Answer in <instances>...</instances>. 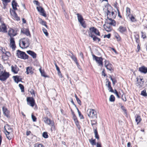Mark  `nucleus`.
<instances>
[{
    "label": "nucleus",
    "instance_id": "nucleus-1",
    "mask_svg": "<svg viewBox=\"0 0 147 147\" xmlns=\"http://www.w3.org/2000/svg\"><path fill=\"white\" fill-rule=\"evenodd\" d=\"M88 116L90 118L93 119H96L97 118V114L96 111L92 109H89L87 110Z\"/></svg>",
    "mask_w": 147,
    "mask_h": 147
},
{
    "label": "nucleus",
    "instance_id": "nucleus-2",
    "mask_svg": "<svg viewBox=\"0 0 147 147\" xmlns=\"http://www.w3.org/2000/svg\"><path fill=\"white\" fill-rule=\"evenodd\" d=\"M16 55L18 57L24 59L28 58V56L24 52L19 50L17 51Z\"/></svg>",
    "mask_w": 147,
    "mask_h": 147
},
{
    "label": "nucleus",
    "instance_id": "nucleus-3",
    "mask_svg": "<svg viewBox=\"0 0 147 147\" xmlns=\"http://www.w3.org/2000/svg\"><path fill=\"white\" fill-rule=\"evenodd\" d=\"M19 45L20 47L22 48H26L28 47L29 44L27 41V39H21L19 41Z\"/></svg>",
    "mask_w": 147,
    "mask_h": 147
},
{
    "label": "nucleus",
    "instance_id": "nucleus-4",
    "mask_svg": "<svg viewBox=\"0 0 147 147\" xmlns=\"http://www.w3.org/2000/svg\"><path fill=\"white\" fill-rule=\"evenodd\" d=\"M92 57L93 59L95 60L96 62L98 64V65L102 67L103 65L102 58L101 57H98L94 55H92Z\"/></svg>",
    "mask_w": 147,
    "mask_h": 147
},
{
    "label": "nucleus",
    "instance_id": "nucleus-5",
    "mask_svg": "<svg viewBox=\"0 0 147 147\" xmlns=\"http://www.w3.org/2000/svg\"><path fill=\"white\" fill-rule=\"evenodd\" d=\"M9 74L6 72H4L2 74H0V80L1 81H5L9 78Z\"/></svg>",
    "mask_w": 147,
    "mask_h": 147
},
{
    "label": "nucleus",
    "instance_id": "nucleus-6",
    "mask_svg": "<svg viewBox=\"0 0 147 147\" xmlns=\"http://www.w3.org/2000/svg\"><path fill=\"white\" fill-rule=\"evenodd\" d=\"M43 120L45 123L52 127L54 126V123L53 121L49 119L47 117H44L43 118Z\"/></svg>",
    "mask_w": 147,
    "mask_h": 147
},
{
    "label": "nucleus",
    "instance_id": "nucleus-7",
    "mask_svg": "<svg viewBox=\"0 0 147 147\" xmlns=\"http://www.w3.org/2000/svg\"><path fill=\"white\" fill-rule=\"evenodd\" d=\"M143 78H137L136 84V86L139 88L142 87L144 86V81H143Z\"/></svg>",
    "mask_w": 147,
    "mask_h": 147
},
{
    "label": "nucleus",
    "instance_id": "nucleus-8",
    "mask_svg": "<svg viewBox=\"0 0 147 147\" xmlns=\"http://www.w3.org/2000/svg\"><path fill=\"white\" fill-rule=\"evenodd\" d=\"M10 13H11V15L13 17V18L17 21H19L20 20V18L18 17L16 13V12L15 11L12 10L11 11H10Z\"/></svg>",
    "mask_w": 147,
    "mask_h": 147
},
{
    "label": "nucleus",
    "instance_id": "nucleus-9",
    "mask_svg": "<svg viewBox=\"0 0 147 147\" xmlns=\"http://www.w3.org/2000/svg\"><path fill=\"white\" fill-rule=\"evenodd\" d=\"M27 101L28 102V104L31 107H33L34 106L35 101L34 99L33 98H27Z\"/></svg>",
    "mask_w": 147,
    "mask_h": 147
},
{
    "label": "nucleus",
    "instance_id": "nucleus-10",
    "mask_svg": "<svg viewBox=\"0 0 147 147\" xmlns=\"http://www.w3.org/2000/svg\"><path fill=\"white\" fill-rule=\"evenodd\" d=\"M106 80V85L108 88V90H109V91L114 92V91L111 86V82L109 81V80L107 79Z\"/></svg>",
    "mask_w": 147,
    "mask_h": 147
},
{
    "label": "nucleus",
    "instance_id": "nucleus-11",
    "mask_svg": "<svg viewBox=\"0 0 147 147\" xmlns=\"http://www.w3.org/2000/svg\"><path fill=\"white\" fill-rule=\"evenodd\" d=\"M36 9L40 13H42L41 15L45 17L47 16L46 14L45 13V10L43 8L40 7H37Z\"/></svg>",
    "mask_w": 147,
    "mask_h": 147
},
{
    "label": "nucleus",
    "instance_id": "nucleus-12",
    "mask_svg": "<svg viewBox=\"0 0 147 147\" xmlns=\"http://www.w3.org/2000/svg\"><path fill=\"white\" fill-rule=\"evenodd\" d=\"M0 31L3 33L7 32V28L5 24L3 23L0 26Z\"/></svg>",
    "mask_w": 147,
    "mask_h": 147
},
{
    "label": "nucleus",
    "instance_id": "nucleus-13",
    "mask_svg": "<svg viewBox=\"0 0 147 147\" xmlns=\"http://www.w3.org/2000/svg\"><path fill=\"white\" fill-rule=\"evenodd\" d=\"M8 34L11 37L14 36L17 34L16 31L11 28L9 30Z\"/></svg>",
    "mask_w": 147,
    "mask_h": 147
},
{
    "label": "nucleus",
    "instance_id": "nucleus-14",
    "mask_svg": "<svg viewBox=\"0 0 147 147\" xmlns=\"http://www.w3.org/2000/svg\"><path fill=\"white\" fill-rule=\"evenodd\" d=\"M10 43L11 47L13 50H15L16 46L15 44V42L14 40V38H13L11 37L10 39Z\"/></svg>",
    "mask_w": 147,
    "mask_h": 147
},
{
    "label": "nucleus",
    "instance_id": "nucleus-15",
    "mask_svg": "<svg viewBox=\"0 0 147 147\" xmlns=\"http://www.w3.org/2000/svg\"><path fill=\"white\" fill-rule=\"evenodd\" d=\"M90 30H91V31H92V32H93L96 35L100 36V33L99 32L98 30L96 28L93 27L92 28H90Z\"/></svg>",
    "mask_w": 147,
    "mask_h": 147
},
{
    "label": "nucleus",
    "instance_id": "nucleus-16",
    "mask_svg": "<svg viewBox=\"0 0 147 147\" xmlns=\"http://www.w3.org/2000/svg\"><path fill=\"white\" fill-rule=\"evenodd\" d=\"M105 66L107 69L110 71L111 72L113 71V65L109 63H108L107 64H105Z\"/></svg>",
    "mask_w": 147,
    "mask_h": 147
},
{
    "label": "nucleus",
    "instance_id": "nucleus-17",
    "mask_svg": "<svg viewBox=\"0 0 147 147\" xmlns=\"http://www.w3.org/2000/svg\"><path fill=\"white\" fill-rule=\"evenodd\" d=\"M21 32L27 36H29L30 37L31 36L30 32L28 29H24L23 30H21Z\"/></svg>",
    "mask_w": 147,
    "mask_h": 147
},
{
    "label": "nucleus",
    "instance_id": "nucleus-18",
    "mask_svg": "<svg viewBox=\"0 0 147 147\" xmlns=\"http://www.w3.org/2000/svg\"><path fill=\"white\" fill-rule=\"evenodd\" d=\"M110 21L109 22L107 21H107L105 22V23L107 24L111 25H113L114 26H115L116 25V22L115 20H114L113 19H111V20H109Z\"/></svg>",
    "mask_w": 147,
    "mask_h": 147
},
{
    "label": "nucleus",
    "instance_id": "nucleus-19",
    "mask_svg": "<svg viewBox=\"0 0 147 147\" xmlns=\"http://www.w3.org/2000/svg\"><path fill=\"white\" fill-rule=\"evenodd\" d=\"M73 118L75 122L76 125L78 128L79 129L80 128V126L79 125V123L75 115H73Z\"/></svg>",
    "mask_w": 147,
    "mask_h": 147
},
{
    "label": "nucleus",
    "instance_id": "nucleus-20",
    "mask_svg": "<svg viewBox=\"0 0 147 147\" xmlns=\"http://www.w3.org/2000/svg\"><path fill=\"white\" fill-rule=\"evenodd\" d=\"M33 69L32 67H27L26 69V72L27 74H28L29 73L31 74H32L34 72Z\"/></svg>",
    "mask_w": 147,
    "mask_h": 147
},
{
    "label": "nucleus",
    "instance_id": "nucleus-21",
    "mask_svg": "<svg viewBox=\"0 0 147 147\" xmlns=\"http://www.w3.org/2000/svg\"><path fill=\"white\" fill-rule=\"evenodd\" d=\"M103 26L105 30L107 32H110L112 30V28L111 27L110 25L107 24H106L103 25Z\"/></svg>",
    "mask_w": 147,
    "mask_h": 147
},
{
    "label": "nucleus",
    "instance_id": "nucleus-22",
    "mask_svg": "<svg viewBox=\"0 0 147 147\" xmlns=\"http://www.w3.org/2000/svg\"><path fill=\"white\" fill-rule=\"evenodd\" d=\"M139 71L145 74L147 73V68L144 66H143L139 68Z\"/></svg>",
    "mask_w": 147,
    "mask_h": 147
},
{
    "label": "nucleus",
    "instance_id": "nucleus-23",
    "mask_svg": "<svg viewBox=\"0 0 147 147\" xmlns=\"http://www.w3.org/2000/svg\"><path fill=\"white\" fill-rule=\"evenodd\" d=\"M89 36L93 38L94 41H96L97 40L98 42L100 41V38L96 37L95 36L92 35V33L89 34Z\"/></svg>",
    "mask_w": 147,
    "mask_h": 147
},
{
    "label": "nucleus",
    "instance_id": "nucleus-24",
    "mask_svg": "<svg viewBox=\"0 0 147 147\" xmlns=\"http://www.w3.org/2000/svg\"><path fill=\"white\" fill-rule=\"evenodd\" d=\"M3 111L4 114L7 117L8 116L9 114V111L7 110V109L5 107H2Z\"/></svg>",
    "mask_w": 147,
    "mask_h": 147
},
{
    "label": "nucleus",
    "instance_id": "nucleus-25",
    "mask_svg": "<svg viewBox=\"0 0 147 147\" xmlns=\"http://www.w3.org/2000/svg\"><path fill=\"white\" fill-rule=\"evenodd\" d=\"M5 50L4 49L3 51V48L2 47H0V52H2L3 53L5 54L7 57H9L10 55V53L9 52H6L5 53Z\"/></svg>",
    "mask_w": 147,
    "mask_h": 147
},
{
    "label": "nucleus",
    "instance_id": "nucleus-26",
    "mask_svg": "<svg viewBox=\"0 0 147 147\" xmlns=\"http://www.w3.org/2000/svg\"><path fill=\"white\" fill-rule=\"evenodd\" d=\"M27 53L30 55H31L33 58H35L36 57V54L34 52L30 50L27 51Z\"/></svg>",
    "mask_w": 147,
    "mask_h": 147
},
{
    "label": "nucleus",
    "instance_id": "nucleus-27",
    "mask_svg": "<svg viewBox=\"0 0 147 147\" xmlns=\"http://www.w3.org/2000/svg\"><path fill=\"white\" fill-rule=\"evenodd\" d=\"M126 28L125 27H123L122 26H120L117 30L121 33H123L126 30Z\"/></svg>",
    "mask_w": 147,
    "mask_h": 147
},
{
    "label": "nucleus",
    "instance_id": "nucleus-28",
    "mask_svg": "<svg viewBox=\"0 0 147 147\" xmlns=\"http://www.w3.org/2000/svg\"><path fill=\"white\" fill-rule=\"evenodd\" d=\"M12 6L13 9L14 10L17 9L16 7L17 6V3L15 2V0H13L12 1Z\"/></svg>",
    "mask_w": 147,
    "mask_h": 147
},
{
    "label": "nucleus",
    "instance_id": "nucleus-29",
    "mask_svg": "<svg viewBox=\"0 0 147 147\" xmlns=\"http://www.w3.org/2000/svg\"><path fill=\"white\" fill-rule=\"evenodd\" d=\"M76 15L77 16L78 21L79 22L83 21V18L81 15L78 13H77Z\"/></svg>",
    "mask_w": 147,
    "mask_h": 147
},
{
    "label": "nucleus",
    "instance_id": "nucleus-30",
    "mask_svg": "<svg viewBox=\"0 0 147 147\" xmlns=\"http://www.w3.org/2000/svg\"><path fill=\"white\" fill-rule=\"evenodd\" d=\"M107 18L109 20H111V19H113L111 18V14L110 11L109 10H107Z\"/></svg>",
    "mask_w": 147,
    "mask_h": 147
},
{
    "label": "nucleus",
    "instance_id": "nucleus-31",
    "mask_svg": "<svg viewBox=\"0 0 147 147\" xmlns=\"http://www.w3.org/2000/svg\"><path fill=\"white\" fill-rule=\"evenodd\" d=\"M142 119L140 116L139 115H138L136 117V121L137 122V124L138 125L141 121Z\"/></svg>",
    "mask_w": 147,
    "mask_h": 147
},
{
    "label": "nucleus",
    "instance_id": "nucleus-32",
    "mask_svg": "<svg viewBox=\"0 0 147 147\" xmlns=\"http://www.w3.org/2000/svg\"><path fill=\"white\" fill-rule=\"evenodd\" d=\"M71 58L74 61L77 66L78 65V63L77 61V59L76 57L74 55H72L71 56Z\"/></svg>",
    "mask_w": 147,
    "mask_h": 147
},
{
    "label": "nucleus",
    "instance_id": "nucleus-33",
    "mask_svg": "<svg viewBox=\"0 0 147 147\" xmlns=\"http://www.w3.org/2000/svg\"><path fill=\"white\" fill-rule=\"evenodd\" d=\"M11 70L12 72L15 74H16L18 73V69L16 67H14L12 66L11 67Z\"/></svg>",
    "mask_w": 147,
    "mask_h": 147
},
{
    "label": "nucleus",
    "instance_id": "nucleus-34",
    "mask_svg": "<svg viewBox=\"0 0 147 147\" xmlns=\"http://www.w3.org/2000/svg\"><path fill=\"white\" fill-rule=\"evenodd\" d=\"M121 91L122 92V93L119 92L120 95L121 96V98L122 100L124 101H125L126 100V99L125 96L124 95V93L123 92L122 90H121Z\"/></svg>",
    "mask_w": 147,
    "mask_h": 147
},
{
    "label": "nucleus",
    "instance_id": "nucleus-35",
    "mask_svg": "<svg viewBox=\"0 0 147 147\" xmlns=\"http://www.w3.org/2000/svg\"><path fill=\"white\" fill-rule=\"evenodd\" d=\"M39 22L40 24L43 25L45 26L47 28V26L46 25V22L42 20L41 19H40L39 20Z\"/></svg>",
    "mask_w": 147,
    "mask_h": 147
},
{
    "label": "nucleus",
    "instance_id": "nucleus-36",
    "mask_svg": "<svg viewBox=\"0 0 147 147\" xmlns=\"http://www.w3.org/2000/svg\"><path fill=\"white\" fill-rule=\"evenodd\" d=\"M94 129V133L95 134V137L97 139H99V136L98 134L97 129L96 128L95 129Z\"/></svg>",
    "mask_w": 147,
    "mask_h": 147
},
{
    "label": "nucleus",
    "instance_id": "nucleus-37",
    "mask_svg": "<svg viewBox=\"0 0 147 147\" xmlns=\"http://www.w3.org/2000/svg\"><path fill=\"white\" fill-rule=\"evenodd\" d=\"M6 132L7 133H6L5 134L7 138L9 140H11L12 138V137L11 136V134L10 132H9L6 131Z\"/></svg>",
    "mask_w": 147,
    "mask_h": 147
},
{
    "label": "nucleus",
    "instance_id": "nucleus-38",
    "mask_svg": "<svg viewBox=\"0 0 147 147\" xmlns=\"http://www.w3.org/2000/svg\"><path fill=\"white\" fill-rule=\"evenodd\" d=\"M39 70L40 72V73L41 76H43L45 77H47V76L45 75V72L44 71H42V70L41 67L39 69Z\"/></svg>",
    "mask_w": 147,
    "mask_h": 147
},
{
    "label": "nucleus",
    "instance_id": "nucleus-39",
    "mask_svg": "<svg viewBox=\"0 0 147 147\" xmlns=\"http://www.w3.org/2000/svg\"><path fill=\"white\" fill-rule=\"evenodd\" d=\"M76 109L77 110V111H78L79 117H80L81 119H83V116L81 114V112L80 111L78 108L77 107H76Z\"/></svg>",
    "mask_w": 147,
    "mask_h": 147
},
{
    "label": "nucleus",
    "instance_id": "nucleus-40",
    "mask_svg": "<svg viewBox=\"0 0 147 147\" xmlns=\"http://www.w3.org/2000/svg\"><path fill=\"white\" fill-rule=\"evenodd\" d=\"M126 15L129 16L130 14V9L129 8L127 7L126 9Z\"/></svg>",
    "mask_w": 147,
    "mask_h": 147
},
{
    "label": "nucleus",
    "instance_id": "nucleus-41",
    "mask_svg": "<svg viewBox=\"0 0 147 147\" xmlns=\"http://www.w3.org/2000/svg\"><path fill=\"white\" fill-rule=\"evenodd\" d=\"M115 100V98L113 95H111L109 98V100L111 102L114 101Z\"/></svg>",
    "mask_w": 147,
    "mask_h": 147
},
{
    "label": "nucleus",
    "instance_id": "nucleus-42",
    "mask_svg": "<svg viewBox=\"0 0 147 147\" xmlns=\"http://www.w3.org/2000/svg\"><path fill=\"white\" fill-rule=\"evenodd\" d=\"M141 95L144 96H147V94L145 90H144L141 92Z\"/></svg>",
    "mask_w": 147,
    "mask_h": 147
},
{
    "label": "nucleus",
    "instance_id": "nucleus-43",
    "mask_svg": "<svg viewBox=\"0 0 147 147\" xmlns=\"http://www.w3.org/2000/svg\"><path fill=\"white\" fill-rule=\"evenodd\" d=\"M42 136L45 138H48V136L47 132H44L42 134Z\"/></svg>",
    "mask_w": 147,
    "mask_h": 147
},
{
    "label": "nucleus",
    "instance_id": "nucleus-44",
    "mask_svg": "<svg viewBox=\"0 0 147 147\" xmlns=\"http://www.w3.org/2000/svg\"><path fill=\"white\" fill-rule=\"evenodd\" d=\"M2 58L4 60H7L8 59V57H7L6 56L5 54H4L2 55Z\"/></svg>",
    "mask_w": 147,
    "mask_h": 147
},
{
    "label": "nucleus",
    "instance_id": "nucleus-45",
    "mask_svg": "<svg viewBox=\"0 0 147 147\" xmlns=\"http://www.w3.org/2000/svg\"><path fill=\"white\" fill-rule=\"evenodd\" d=\"M19 86L21 90V91L22 92H24V86L21 84H19Z\"/></svg>",
    "mask_w": 147,
    "mask_h": 147
},
{
    "label": "nucleus",
    "instance_id": "nucleus-46",
    "mask_svg": "<svg viewBox=\"0 0 147 147\" xmlns=\"http://www.w3.org/2000/svg\"><path fill=\"white\" fill-rule=\"evenodd\" d=\"M42 30L43 33L45 34L46 36H48V33L47 32V30L45 28H43Z\"/></svg>",
    "mask_w": 147,
    "mask_h": 147
},
{
    "label": "nucleus",
    "instance_id": "nucleus-47",
    "mask_svg": "<svg viewBox=\"0 0 147 147\" xmlns=\"http://www.w3.org/2000/svg\"><path fill=\"white\" fill-rule=\"evenodd\" d=\"M95 141V139L89 140L91 144L93 145H96Z\"/></svg>",
    "mask_w": 147,
    "mask_h": 147
},
{
    "label": "nucleus",
    "instance_id": "nucleus-48",
    "mask_svg": "<svg viewBox=\"0 0 147 147\" xmlns=\"http://www.w3.org/2000/svg\"><path fill=\"white\" fill-rule=\"evenodd\" d=\"M91 125L93 127H94V125H96L97 124V122L95 120H93L91 121Z\"/></svg>",
    "mask_w": 147,
    "mask_h": 147
},
{
    "label": "nucleus",
    "instance_id": "nucleus-49",
    "mask_svg": "<svg viewBox=\"0 0 147 147\" xmlns=\"http://www.w3.org/2000/svg\"><path fill=\"white\" fill-rule=\"evenodd\" d=\"M34 147H44V146L41 144L36 143L35 144Z\"/></svg>",
    "mask_w": 147,
    "mask_h": 147
},
{
    "label": "nucleus",
    "instance_id": "nucleus-50",
    "mask_svg": "<svg viewBox=\"0 0 147 147\" xmlns=\"http://www.w3.org/2000/svg\"><path fill=\"white\" fill-rule=\"evenodd\" d=\"M111 18H115L116 16V14L113 11H112L111 13Z\"/></svg>",
    "mask_w": 147,
    "mask_h": 147
},
{
    "label": "nucleus",
    "instance_id": "nucleus-51",
    "mask_svg": "<svg viewBox=\"0 0 147 147\" xmlns=\"http://www.w3.org/2000/svg\"><path fill=\"white\" fill-rule=\"evenodd\" d=\"M131 16L130 17V19L132 22H135L136 21V20L134 17L132 15H131Z\"/></svg>",
    "mask_w": 147,
    "mask_h": 147
},
{
    "label": "nucleus",
    "instance_id": "nucleus-52",
    "mask_svg": "<svg viewBox=\"0 0 147 147\" xmlns=\"http://www.w3.org/2000/svg\"><path fill=\"white\" fill-rule=\"evenodd\" d=\"M4 5L10 1L11 0H2Z\"/></svg>",
    "mask_w": 147,
    "mask_h": 147
},
{
    "label": "nucleus",
    "instance_id": "nucleus-53",
    "mask_svg": "<svg viewBox=\"0 0 147 147\" xmlns=\"http://www.w3.org/2000/svg\"><path fill=\"white\" fill-rule=\"evenodd\" d=\"M13 77L14 78V80L17 83H18L19 81V78L17 76H13Z\"/></svg>",
    "mask_w": 147,
    "mask_h": 147
},
{
    "label": "nucleus",
    "instance_id": "nucleus-54",
    "mask_svg": "<svg viewBox=\"0 0 147 147\" xmlns=\"http://www.w3.org/2000/svg\"><path fill=\"white\" fill-rule=\"evenodd\" d=\"M115 94L117 96V97L119 98H120V94H119V93L117 92V91L116 90H115Z\"/></svg>",
    "mask_w": 147,
    "mask_h": 147
},
{
    "label": "nucleus",
    "instance_id": "nucleus-55",
    "mask_svg": "<svg viewBox=\"0 0 147 147\" xmlns=\"http://www.w3.org/2000/svg\"><path fill=\"white\" fill-rule=\"evenodd\" d=\"M81 26L84 28H85L86 27V25L85 24L84 22L83 21L80 22Z\"/></svg>",
    "mask_w": 147,
    "mask_h": 147
},
{
    "label": "nucleus",
    "instance_id": "nucleus-56",
    "mask_svg": "<svg viewBox=\"0 0 147 147\" xmlns=\"http://www.w3.org/2000/svg\"><path fill=\"white\" fill-rule=\"evenodd\" d=\"M31 117L33 121H36V117L33 115H32Z\"/></svg>",
    "mask_w": 147,
    "mask_h": 147
},
{
    "label": "nucleus",
    "instance_id": "nucleus-57",
    "mask_svg": "<svg viewBox=\"0 0 147 147\" xmlns=\"http://www.w3.org/2000/svg\"><path fill=\"white\" fill-rule=\"evenodd\" d=\"M111 34H109L107 35H104V38L107 37L108 38H110V37H111Z\"/></svg>",
    "mask_w": 147,
    "mask_h": 147
},
{
    "label": "nucleus",
    "instance_id": "nucleus-58",
    "mask_svg": "<svg viewBox=\"0 0 147 147\" xmlns=\"http://www.w3.org/2000/svg\"><path fill=\"white\" fill-rule=\"evenodd\" d=\"M55 66L56 67V69L57 70V71H60V69L59 68V67L57 66V64H56V63H55Z\"/></svg>",
    "mask_w": 147,
    "mask_h": 147
},
{
    "label": "nucleus",
    "instance_id": "nucleus-59",
    "mask_svg": "<svg viewBox=\"0 0 147 147\" xmlns=\"http://www.w3.org/2000/svg\"><path fill=\"white\" fill-rule=\"evenodd\" d=\"M57 72L58 75L59 76V77L60 78H62V76L60 70L59 71H58Z\"/></svg>",
    "mask_w": 147,
    "mask_h": 147
},
{
    "label": "nucleus",
    "instance_id": "nucleus-60",
    "mask_svg": "<svg viewBox=\"0 0 147 147\" xmlns=\"http://www.w3.org/2000/svg\"><path fill=\"white\" fill-rule=\"evenodd\" d=\"M117 11L118 12V16L120 18H121L122 16L120 15V12L118 9H117Z\"/></svg>",
    "mask_w": 147,
    "mask_h": 147
},
{
    "label": "nucleus",
    "instance_id": "nucleus-61",
    "mask_svg": "<svg viewBox=\"0 0 147 147\" xmlns=\"http://www.w3.org/2000/svg\"><path fill=\"white\" fill-rule=\"evenodd\" d=\"M31 133V132L30 131H27L26 132V134L27 135V136H28Z\"/></svg>",
    "mask_w": 147,
    "mask_h": 147
},
{
    "label": "nucleus",
    "instance_id": "nucleus-62",
    "mask_svg": "<svg viewBox=\"0 0 147 147\" xmlns=\"http://www.w3.org/2000/svg\"><path fill=\"white\" fill-rule=\"evenodd\" d=\"M113 84V85H114L115 84V83L117 82V81L116 80V79H114V80H113L112 81Z\"/></svg>",
    "mask_w": 147,
    "mask_h": 147
},
{
    "label": "nucleus",
    "instance_id": "nucleus-63",
    "mask_svg": "<svg viewBox=\"0 0 147 147\" xmlns=\"http://www.w3.org/2000/svg\"><path fill=\"white\" fill-rule=\"evenodd\" d=\"M76 100L78 104H80L81 103V101L78 98H77Z\"/></svg>",
    "mask_w": 147,
    "mask_h": 147
},
{
    "label": "nucleus",
    "instance_id": "nucleus-64",
    "mask_svg": "<svg viewBox=\"0 0 147 147\" xmlns=\"http://www.w3.org/2000/svg\"><path fill=\"white\" fill-rule=\"evenodd\" d=\"M123 111L125 113H126V110L125 109L124 107L123 106L121 107Z\"/></svg>",
    "mask_w": 147,
    "mask_h": 147
}]
</instances>
